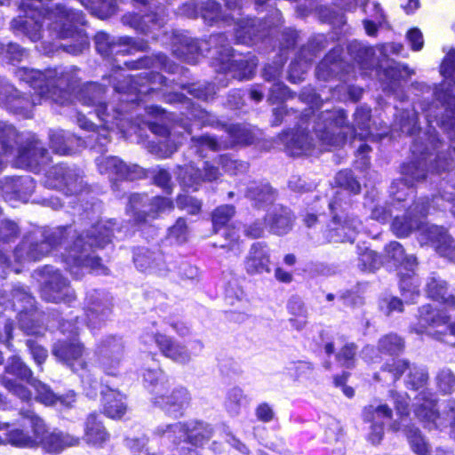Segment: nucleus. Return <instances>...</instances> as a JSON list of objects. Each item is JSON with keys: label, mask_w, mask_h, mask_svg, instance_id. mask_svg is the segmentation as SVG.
<instances>
[{"label": "nucleus", "mask_w": 455, "mask_h": 455, "mask_svg": "<svg viewBox=\"0 0 455 455\" xmlns=\"http://www.w3.org/2000/svg\"><path fill=\"white\" fill-rule=\"evenodd\" d=\"M407 40L413 51H419L424 44L423 36L419 29L412 28L407 33Z\"/></svg>", "instance_id": "nucleus-60"}, {"label": "nucleus", "mask_w": 455, "mask_h": 455, "mask_svg": "<svg viewBox=\"0 0 455 455\" xmlns=\"http://www.w3.org/2000/svg\"><path fill=\"white\" fill-rule=\"evenodd\" d=\"M18 185H24L26 187V191L24 193L16 192V194L20 200L27 202L28 196L34 191L35 186L33 180L29 178L20 179L15 181V186L17 187Z\"/></svg>", "instance_id": "nucleus-63"}, {"label": "nucleus", "mask_w": 455, "mask_h": 455, "mask_svg": "<svg viewBox=\"0 0 455 455\" xmlns=\"http://www.w3.org/2000/svg\"><path fill=\"white\" fill-rule=\"evenodd\" d=\"M336 183L343 188V190L337 192V198L335 201L331 202L329 204L330 210L334 213V220L337 219L336 210L338 206L337 200L345 195L346 190H349L354 194H357L360 191V184L354 179L352 173L349 171H341L336 176Z\"/></svg>", "instance_id": "nucleus-33"}, {"label": "nucleus", "mask_w": 455, "mask_h": 455, "mask_svg": "<svg viewBox=\"0 0 455 455\" xmlns=\"http://www.w3.org/2000/svg\"><path fill=\"white\" fill-rule=\"evenodd\" d=\"M80 438L58 429L50 430L44 419L33 411L20 410V418L12 426L0 421V444L10 443L20 448L42 447L48 453H60L77 446Z\"/></svg>", "instance_id": "nucleus-1"}, {"label": "nucleus", "mask_w": 455, "mask_h": 455, "mask_svg": "<svg viewBox=\"0 0 455 455\" xmlns=\"http://www.w3.org/2000/svg\"><path fill=\"white\" fill-rule=\"evenodd\" d=\"M140 339L147 347L156 344L164 356L176 363L187 364L192 359L193 353L186 346L157 331H147Z\"/></svg>", "instance_id": "nucleus-9"}, {"label": "nucleus", "mask_w": 455, "mask_h": 455, "mask_svg": "<svg viewBox=\"0 0 455 455\" xmlns=\"http://www.w3.org/2000/svg\"><path fill=\"white\" fill-rule=\"evenodd\" d=\"M12 301H5L0 298V304L5 307H11L19 311L20 328L27 335H38L41 333V326L36 323V312L33 309L34 299L22 288L14 289L12 293Z\"/></svg>", "instance_id": "nucleus-7"}, {"label": "nucleus", "mask_w": 455, "mask_h": 455, "mask_svg": "<svg viewBox=\"0 0 455 455\" xmlns=\"http://www.w3.org/2000/svg\"><path fill=\"white\" fill-rule=\"evenodd\" d=\"M134 264L140 271L152 270L160 272L164 269V259L160 253H154L150 251L141 248L134 253Z\"/></svg>", "instance_id": "nucleus-29"}, {"label": "nucleus", "mask_w": 455, "mask_h": 455, "mask_svg": "<svg viewBox=\"0 0 455 455\" xmlns=\"http://www.w3.org/2000/svg\"><path fill=\"white\" fill-rule=\"evenodd\" d=\"M235 214V209L231 205H223L217 208L212 214V224L215 231L226 225Z\"/></svg>", "instance_id": "nucleus-43"}, {"label": "nucleus", "mask_w": 455, "mask_h": 455, "mask_svg": "<svg viewBox=\"0 0 455 455\" xmlns=\"http://www.w3.org/2000/svg\"><path fill=\"white\" fill-rule=\"evenodd\" d=\"M16 137L15 129L9 124L0 121V146L3 150L7 151L9 142Z\"/></svg>", "instance_id": "nucleus-55"}, {"label": "nucleus", "mask_w": 455, "mask_h": 455, "mask_svg": "<svg viewBox=\"0 0 455 455\" xmlns=\"http://www.w3.org/2000/svg\"><path fill=\"white\" fill-rule=\"evenodd\" d=\"M46 186L63 190L66 194L76 195L83 190V179L76 171L60 164L53 166L48 172Z\"/></svg>", "instance_id": "nucleus-13"}, {"label": "nucleus", "mask_w": 455, "mask_h": 455, "mask_svg": "<svg viewBox=\"0 0 455 455\" xmlns=\"http://www.w3.org/2000/svg\"><path fill=\"white\" fill-rule=\"evenodd\" d=\"M19 228L17 225L11 220L0 221V240L3 242H10L17 236Z\"/></svg>", "instance_id": "nucleus-49"}, {"label": "nucleus", "mask_w": 455, "mask_h": 455, "mask_svg": "<svg viewBox=\"0 0 455 455\" xmlns=\"http://www.w3.org/2000/svg\"><path fill=\"white\" fill-rule=\"evenodd\" d=\"M21 9L25 12V19L21 20L24 31L32 41L43 37V24L46 23L50 35L58 38L75 36L79 38L78 49L73 52L77 53L87 47L89 43L81 32H76V25L84 24V15L79 12L67 10L63 6H56L54 10H45L44 0H22Z\"/></svg>", "instance_id": "nucleus-2"}, {"label": "nucleus", "mask_w": 455, "mask_h": 455, "mask_svg": "<svg viewBox=\"0 0 455 455\" xmlns=\"http://www.w3.org/2000/svg\"><path fill=\"white\" fill-rule=\"evenodd\" d=\"M400 285L404 301L406 303L415 302L419 294L418 286L413 284L411 276L408 278L402 277Z\"/></svg>", "instance_id": "nucleus-46"}, {"label": "nucleus", "mask_w": 455, "mask_h": 455, "mask_svg": "<svg viewBox=\"0 0 455 455\" xmlns=\"http://www.w3.org/2000/svg\"><path fill=\"white\" fill-rule=\"evenodd\" d=\"M49 162L47 151L39 141H34L28 148L21 150L18 156V164L22 167L39 172L38 167Z\"/></svg>", "instance_id": "nucleus-25"}, {"label": "nucleus", "mask_w": 455, "mask_h": 455, "mask_svg": "<svg viewBox=\"0 0 455 455\" xmlns=\"http://www.w3.org/2000/svg\"><path fill=\"white\" fill-rule=\"evenodd\" d=\"M220 164L222 169L230 174H237L239 172H244L247 169V164L245 163L232 160L227 156L220 157Z\"/></svg>", "instance_id": "nucleus-52"}, {"label": "nucleus", "mask_w": 455, "mask_h": 455, "mask_svg": "<svg viewBox=\"0 0 455 455\" xmlns=\"http://www.w3.org/2000/svg\"><path fill=\"white\" fill-rule=\"evenodd\" d=\"M27 346L28 347L30 353L35 362L41 365L47 357V351L40 345H37L31 339H28Z\"/></svg>", "instance_id": "nucleus-59"}, {"label": "nucleus", "mask_w": 455, "mask_h": 455, "mask_svg": "<svg viewBox=\"0 0 455 455\" xmlns=\"http://www.w3.org/2000/svg\"><path fill=\"white\" fill-rule=\"evenodd\" d=\"M52 148L59 155H69L74 151V146L80 141L74 135L68 134L62 130L53 131L50 134Z\"/></svg>", "instance_id": "nucleus-30"}, {"label": "nucleus", "mask_w": 455, "mask_h": 455, "mask_svg": "<svg viewBox=\"0 0 455 455\" xmlns=\"http://www.w3.org/2000/svg\"><path fill=\"white\" fill-rule=\"evenodd\" d=\"M182 45H186V51L177 48L174 50L175 54L183 58L188 62H194L196 60L195 57L189 54H193L194 52L197 51V43L193 40L188 41V39H185Z\"/></svg>", "instance_id": "nucleus-58"}, {"label": "nucleus", "mask_w": 455, "mask_h": 455, "mask_svg": "<svg viewBox=\"0 0 455 455\" xmlns=\"http://www.w3.org/2000/svg\"><path fill=\"white\" fill-rule=\"evenodd\" d=\"M28 76V83L37 91L41 97L51 98L53 101L63 105L67 99H61L57 95L58 88L68 84V80L63 73H58L56 70H46L41 72L39 70H30L25 72Z\"/></svg>", "instance_id": "nucleus-8"}, {"label": "nucleus", "mask_w": 455, "mask_h": 455, "mask_svg": "<svg viewBox=\"0 0 455 455\" xmlns=\"http://www.w3.org/2000/svg\"><path fill=\"white\" fill-rule=\"evenodd\" d=\"M143 381L148 388H152L158 396L164 389V377L160 370H146L142 374Z\"/></svg>", "instance_id": "nucleus-37"}, {"label": "nucleus", "mask_w": 455, "mask_h": 455, "mask_svg": "<svg viewBox=\"0 0 455 455\" xmlns=\"http://www.w3.org/2000/svg\"><path fill=\"white\" fill-rule=\"evenodd\" d=\"M370 116L369 108H357L355 113V127L351 129L344 126L346 116L343 110L325 111L318 118L315 132L324 146H339L345 141L348 132L354 138L366 140L372 136L370 131Z\"/></svg>", "instance_id": "nucleus-4"}, {"label": "nucleus", "mask_w": 455, "mask_h": 455, "mask_svg": "<svg viewBox=\"0 0 455 455\" xmlns=\"http://www.w3.org/2000/svg\"><path fill=\"white\" fill-rule=\"evenodd\" d=\"M29 385L36 391V399L45 405L60 403L64 407H70L75 403V394L68 393L64 396H57L48 386L36 379H31Z\"/></svg>", "instance_id": "nucleus-24"}, {"label": "nucleus", "mask_w": 455, "mask_h": 455, "mask_svg": "<svg viewBox=\"0 0 455 455\" xmlns=\"http://www.w3.org/2000/svg\"><path fill=\"white\" fill-rule=\"evenodd\" d=\"M83 104L95 108L96 116L104 123L103 127L96 132L92 139L98 141L100 146L108 143V130L112 129L116 115L106 113L107 107L100 101V99H81Z\"/></svg>", "instance_id": "nucleus-26"}, {"label": "nucleus", "mask_w": 455, "mask_h": 455, "mask_svg": "<svg viewBox=\"0 0 455 455\" xmlns=\"http://www.w3.org/2000/svg\"><path fill=\"white\" fill-rule=\"evenodd\" d=\"M416 399L414 410L416 417L429 429L441 427L443 425L442 419L434 410L435 404L432 394L424 390Z\"/></svg>", "instance_id": "nucleus-16"}, {"label": "nucleus", "mask_w": 455, "mask_h": 455, "mask_svg": "<svg viewBox=\"0 0 455 455\" xmlns=\"http://www.w3.org/2000/svg\"><path fill=\"white\" fill-rule=\"evenodd\" d=\"M248 196L258 203H272L275 199V194L267 185L255 188H251Z\"/></svg>", "instance_id": "nucleus-45"}, {"label": "nucleus", "mask_w": 455, "mask_h": 455, "mask_svg": "<svg viewBox=\"0 0 455 455\" xmlns=\"http://www.w3.org/2000/svg\"><path fill=\"white\" fill-rule=\"evenodd\" d=\"M287 371L291 378L300 382H304L313 376V368L310 363L306 362L291 363Z\"/></svg>", "instance_id": "nucleus-40"}, {"label": "nucleus", "mask_w": 455, "mask_h": 455, "mask_svg": "<svg viewBox=\"0 0 455 455\" xmlns=\"http://www.w3.org/2000/svg\"><path fill=\"white\" fill-rule=\"evenodd\" d=\"M84 310L88 324L92 327L100 325L110 314V307L103 302L98 291H92L87 293Z\"/></svg>", "instance_id": "nucleus-17"}, {"label": "nucleus", "mask_w": 455, "mask_h": 455, "mask_svg": "<svg viewBox=\"0 0 455 455\" xmlns=\"http://www.w3.org/2000/svg\"><path fill=\"white\" fill-rule=\"evenodd\" d=\"M228 133L231 139L229 143L218 141L216 139L210 136H202L196 139V141L199 143L200 147L215 151L232 147L235 144H249L252 140L251 132L240 124L230 126L228 128Z\"/></svg>", "instance_id": "nucleus-15"}, {"label": "nucleus", "mask_w": 455, "mask_h": 455, "mask_svg": "<svg viewBox=\"0 0 455 455\" xmlns=\"http://www.w3.org/2000/svg\"><path fill=\"white\" fill-rule=\"evenodd\" d=\"M407 437L412 451L418 455H430L431 449L418 429L410 428Z\"/></svg>", "instance_id": "nucleus-38"}, {"label": "nucleus", "mask_w": 455, "mask_h": 455, "mask_svg": "<svg viewBox=\"0 0 455 455\" xmlns=\"http://www.w3.org/2000/svg\"><path fill=\"white\" fill-rule=\"evenodd\" d=\"M102 394L104 413L111 419L121 418L126 411L124 396L114 389H107Z\"/></svg>", "instance_id": "nucleus-27"}, {"label": "nucleus", "mask_w": 455, "mask_h": 455, "mask_svg": "<svg viewBox=\"0 0 455 455\" xmlns=\"http://www.w3.org/2000/svg\"><path fill=\"white\" fill-rule=\"evenodd\" d=\"M71 230L58 228L53 230L36 229L25 236L15 249L13 256L17 262L25 263L39 260L52 250L62 243L65 234L70 235Z\"/></svg>", "instance_id": "nucleus-6"}, {"label": "nucleus", "mask_w": 455, "mask_h": 455, "mask_svg": "<svg viewBox=\"0 0 455 455\" xmlns=\"http://www.w3.org/2000/svg\"><path fill=\"white\" fill-rule=\"evenodd\" d=\"M177 205L182 210H187L190 214L197 213L201 209V204L195 198L187 195L179 196Z\"/></svg>", "instance_id": "nucleus-51"}, {"label": "nucleus", "mask_w": 455, "mask_h": 455, "mask_svg": "<svg viewBox=\"0 0 455 455\" xmlns=\"http://www.w3.org/2000/svg\"><path fill=\"white\" fill-rule=\"evenodd\" d=\"M189 395L187 389L183 387L176 388L166 396L163 392L155 397V403L167 411L174 417L182 414V410L188 404Z\"/></svg>", "instance_id": "nucleus-22"}, {"label": "nucleus", "mask_w": 455, "mask_h": 455, "mask_svg": "<svg viewBox=\"0 0 455 455\" xmlns=\"http://www.w3.org/2000/svg\"><path fill=\"white\" fill-rule=\"evenodd\" d=\"M281 140L286 151L296 156L311 154L315 147L312 139L304 131L285 132L281 136Z\"/></svg>", "instance_id": "nucleus-21"}, {"label": "nucleus", "mask_w": 455, "mask_h": 455, "mask_svg": "<svg viewBox=\"0 0 455 455\" xmlns=\"http://www.w3.org/2000/svg\"><path fill=\"white\" fill-rule=\"evenodd\" d=\"M5 370L6 372L22 379H28L32 375L30 369L18 356H12L9 359Z\"/></svg>", "instance_id": "nucleus-42"}, {"label": "nucleus", "mask_w": 455, "mask_h": 455, "mask_svg": "<svg viewBox=\"0 0 455 455\" xmlns=\"http://www.w3.org/2000/svg\"><path fill=\"white\" fill-rule=\"evenodd\" d=\"M95 354L99 367L106 374L116 376L119 373L124 355V344L120 339H104L97 347Z\"/></svg>", "instance_id": "nucleus-11"}, {"label": "nucleus", "mask_w": 455, "mask_h": 455, "mask_svg": "<svg viewBox=\"0 0 455 455\" xmlns=\"http://www.w3.org/2000/svg\"><path fill=\"white\" fill-rule=\"evenodd\" d=\"M403 342L400 337L395 334L384 336L379 339V349L382 353L395 355L402 351Z\"/></svg>", "instance_id": "nucleus-39"}, {"label": "nucleus", "mask_w": 455, "mask_h": 455, "mask_svg": "<svg viewBox=\"0 0 455 455\" xmlns=\"http://www.w3.org/2000/svg\"><path fill=\"white\" fill-rule=\"evenodd\" d=\"M96 47L102 55H109L114 52L113 45L110 42L109 36L105 33H98L95 36Z\"/></svg>", "instance_id": "nucleus-57"}, {"label": "nucleus", "mask_w": 455, "mask_h": 455, "mask_svg": "<svg viewBox=\"0 0 455 455\" xmlns=\"http://www.w3.org/2000/svg\"><path fill=\"white\" fill-rule=\"evenodd\" d=\"M360 227L361 223L356 220H346L344 224H339L330 231V240L334 243L353 242Z\"/></svg>", "instance_id": "nucleus-36"}, {"label": "nucleus", "mask_w": 455, "mask_h": 455, "mask_svg": "<svg viewBox=\"0 0 455 455\" xmlns=\"http://www.w3.org/2000/svg\"><path fill=\"white\" fill-rule=\"evenodd\" d=\"M3 385L10 390L12 393L16 395L23 401H28L31 398V392L23 385L17 383L14 380L4 379Z\"/></svg>", "instance_id": "nucleus-50"}, {"label": "nucleus", "mask_w": 455, "mask_h": 455, "mask_svg": "<svg viewBox=\"0 0 455 455\" xmlns=\"http://www.w3.org/2000/svg\"><path fill=\"white\" fill-rule=\"evenodd\" d=\"M269 230L277 235L286 234L291 228L292 217L285 208H275L266 218Z\"/></svg>", "instance_id": "nucleus-28"}, {"label": "nucleus", "mask_w": 455, "mask_h": 455, "mask_svg": "<svg viewBox=\"0 0 455 455\" xmlns=\"http://www.w3.org/2000/svg\"><path fill=\"white\" fill-rule=\"evenodd\" d=\"M44 286L42 297L51 302H69L74 299V292L68 286V281L58 270L46 267L43 270Z\"/></svg>", "instance_id": "nucleus-12"}, {"label": "nucleus", "mask_w": 455, "mask_h": 455, "mask_svg": "<svg viewBox=\"0 0 455 455\" xmlns=\"http://www.w3.org/2000/svg\"><path fill=\"white\" fill-rule=\"evenodd\" d=\"M391 409L382 403H371L365 406L363 411V420L370 424L368 440L373 443H379L384 434V425L391 419Z\"/></svg>", "instance_id": "nucleus-14"}, {"label": "nucleus", "mask_w": 455, "mask_h": 455, "mask_svg": "<svg viewBox=\"0 0 455 455\" xmlns=\"http://www.w3.org/2000/svg\"><path fill=\"white\" fill-rule=\"evenodd\" d=\"M188 229L183 219L180 218L169 229V239L176 243H183L188 240Z\"/></svg>", "instance_id": "nucleus-44"}, {"label": "nucleus", "mask_w": 455, "mask_h": 455, "mask_svg": "<svg viewBox=\"0 0 455 455\" xmlns=\"http://www.w3.org/2000/svg\"><path fill=\"white\" fill-rule=\"evenodd\" d=\"M84 439L88 443L100 445L108 439V434L97 417L92 414L88 417L84 429Z\"/></svg>", "instance_id": "nucleus-35"}, {"label": "nucleus", "mask_w": 455, "mask_h": 455, "mask_svg": "<svg viewBox=\"0 0 455 455\" xmlns=\"http://www.w3.org/2000/svg\"><path fill=\"white\" fill-rule=\"evenodd\" d=\"M427 380V374L423 371H416L414 373L409 375L407 381L413 389H419L422 387Z\"/></svg>", "instance_id": "nucleus-62"}, {"label": "nucleus", "mask_w": 455, "mask_h": 455, "mask_svg": "<svg viewBox=\"0 0 455 455\" xmlns=\"http://www.w3.org/2000/svg\"><path fill=\"white\" fill-rule=\"evenodd\" d=\"M373 9L375 11L374 20H364L363 27L368 36H376L378 30V25H380L384 22V14L380 8V6L377 4H373Z\"/></svg>", "instance_id": "nucleus-47"}, {"label": "nucleus", "mask_w": 455, "mask_h": 455, "mask_svg": "<svg viewBox=\"0 0 455 455\" xmlns=\"http://www.w3.org/2000/svg\"><path fill=\"white\" fill-rule=\"evenodd\" d=\"M243 398V391L240 388H233L229 391L226 406L231 414H238Z\"/></svg>", "instance_id": "nucleus-48"}, {"label": "nucleus", "mask_w": 455, "mask_h": 455, "mask_svg": "<svg viewBox=\"0 0 455 455\" xmlns=\"http://www.w3.org/2000/svg\"><path fill=\"white\" fill-rule=\"evenodd\" d=\"M270 254L267 246L260 242L254 243L244 261V267L249 274L269 272Z\"/></svg>", "instance_id": "nucleus-18"}, {"label": "nucleus", "mask_w": 455, "mask_h": 455, "mask_svg": "<svg viewBox=\"0 0 455 455\" xmlns=\"http://www.w3.org/2000/svg\"><path fill=\"white\" fill-rule=\"evenodd\" d=\"M427 213V208L425 201L414 204L406 216L395 218L392 223L393 231L397 236H406L413 229H419L427 240L435 244L438 253L451 259L453 257L451 238L442 227L424 224L420 218L426 216Z\"/></svg>", "instance_id": "nucleus-5"}, {"label": "nucleus", "mask_w": 455, "mask_h": 455, "mask_svg": "<svg viewBox=\"0 0 455 455\" xmlns=\"http://www.w3.org/2000/svg\"><path fill=\"white\" fill-rule=\"evenodd\" d=\"M267 226L266 220L264 222L256 221L245 228V234L251 238L260 237L264 234L265 227Z\"/></svg>", "instance_id": "nucleus-64"}, {"label": "nucleus", "mask_w": 455, "mask_h": 455, "mask_svg": "<svg viewBox=\"0 0 455 455\" xmlns=\"http://www.w3.org/2000/svg\"><path fill=\"white\" fill-rule=\"evenodd\" d=\"M386 259L393 260L395 266H404L410 272L413 271L416 266V258L413 255L406 256L401 244L397 242H391L385 248Z\"/></svg>", "instance_id": "nucleus-32"}, {"label": "nucleus", "mask_w": 455, "mask_h": 455, "mask_svg": "<svg viewBox=\"0 0 455 455\" xmlns=\"http://www.w3.org/2000/svg\"><path fill=\"white\" fill-rule=\"evenodd\" d=\"M403 174L405 176L404 183L402 182L403 186H412L413 180H420L425 178V172L422 169H419L416 164H412L411 165H408L404 167Z\"/></svg>", "instance_id": "nucleus-53"}, {"label": "nucleus", "mask_w": 455, "mask_h": 455, "mask_svg": "<svg viewBox=\"0 0 455 455\" xmlns=\"http://www.w3.org/2000/svg\"><path fill=\"white\" fill-rule=\"evenodd\" d=\"M97 165L101 173L116 174L125 179L131 178L129 167L117 157L100 156L97 159Z\"/></svg>", "instance_id": "nucleus-34"}, {"label": "nucleus", "mask_w": 455, "mask_h": 455, "mask_svg": "<svg viewBox=\"0 0 455 455\" xmlns=\"http://www.w3.org/2000/svg\"><path fill=\"white\" fill-rule=\"evenodd\" d=\"M204 176L198 170H196L194 166L188 165L180 169L178 177L183 186L196 190L201 181H212L217 180L220 176L218 169L213 165L204 163Z\"/></svg>", "instance_id": "nucleus-19"}, {"label": "nucleus", "mask_w": 455, "mask_h": 455, "mask_svg": "<svg viewBox=\"0 0 455 455\" xmlns=\"http://www.w3.org/2000/svg\"><path fill=\"white\" fill-rule=\"evenodd\" d=\"M427 292L430 298L448 307L455 306V298L447 293L446 283L435 276H431L427 283Z\"/></svg>", "instance_id": "nucleus-31"}, {"label": "nucleus", "mask_w": 455, "mask_h": 455, "mask_svg": "<svg viewBox=\"0 0 455 455\" xmlns=\"http://www.w3.org/2000/svg\"><path fill=\"white\" fill-rule=\"evenodd\" d=\"M53 355L61 362L70 367H74L76 363L81 369L84 368L82 355L84 353L83 346L76 340L59 341L53 347Z\"/></svg>", "instance_id": "nucleus-20"}, {"label": "nucleus", "mask_w": 455, "mask_h": 455, "mask_svg": "<svg viewBox=\"0 0 455 455\" xmlns=\"http://www.w3.org/2000/svg\"><path fill=\"white\" fill-rule=\"evenodd\" d=\"M382 259L377 253L369 249H365L359 256V267L365 271H373L382 265Z\"/></svg>", "instance_id": "nucleus-41"}, {"label": "nucleus", "mask_w": 455, "mask_h": 455, "mask_svg": "<svg viewBox=\"0 0 455 455\" xmlns=\"http://www.w3.org/2000/svg\"><path fill=\"white\" fill-rule=\"evenodd\" d=\"M420 324L419 331H423L428 327H442L441 331L435 332L428 330L427 332L430 335H436V333H442L443 331L450 330L451 333L455 336V319L449 326L446 325L447 316L441 315L439 312H435L430 306H424L419 309V319Z\"/></svg>", "instance_id": "nucleus-23"}, {"label": "nucleus", "mask_w": 455, "mask_h": 455, "mask_svg": "<svg viewBox=\"0 0 455 455\" xmlns=\"http://www.w3.org/2000/svg\"><path fill=\"white\" fill-rule=\"evenodd\" d=\"M355 354V347L353 344L345 345L337 355L339 363L347 368L354 364V356Z\"/></svg>", "instance_id": "nucleus-56"}, {"label": "nucleus", "mask_w": 455, "mask_h": 455, "mask_svg": "<svg viewBox=\"0 0 455 455\" xmlns=\"http://www.w3.org/2000/svg\"><path fill=\"white\" fill-rule=\"evenodd\" d=\"M172 208V203L164 197H155L151 203L150 212L154 213L152 218H155V213L164 212Z\"/></svg>", "instance_id": "nucleus-61"}, {"label": "nucleus", "mask_w": 455, "mask_h": 455, "mask_svg": "<svg viewBox=\"0 0 455 455\" xmlns=\"http://www.w3.org/2000/svg\"><path fill=\"white\" fill-rule=\"evenodd\" d=\"M112 227L111 221L99 223L97 226L92 227L91 229L78 235L72 244L67 248L63 257L72 275L79 277L84 269L97 273L104 272V267L100 263V259L93 255L92 249L93 247H103L111 241Z\"/></svg>", "instance_id": "nucleus-3"}, {"label": "nucleus", "mask_w": 455, "mask_h": 455, "mask_svg": "<svg viewBox=\"0 0 455 455\" xmlns=\"http://www.w3.org/2000/svg\"><path fill=\"white\" fill-rule=\"evenodd\" d=\"M437 385L442 391L450 393L455 389V377L450 371H442L437 376Z\"/></svg>", "instance_id": "nucleus-54"}, {"label": "nucleus", "mask_w": 455, "mask_h": 455, "mask_svg": "<svg viewBox=\"0 0 455 455\" xmlns=\"http://www.w3.org/2000/svg\"><path fill=\"white\" fill-rule=\"evenodd\" d=\"M156 434L166 438L170 443H177L179 441L187 440L193 445L198 446L211 437L212 428L204 423H196L191 429H188L181 423H176L159 427Z\"/></svg>", "instance_id": "nucleus-10"}]
</instances>
